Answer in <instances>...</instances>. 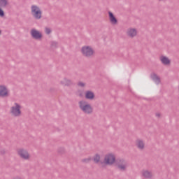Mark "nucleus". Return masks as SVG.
<instances>
[{
	"mask_svg": "<svg viewBox=\"0 0 179 179\" xmlns=\"http://www.w3.org/2000/svg\"><path fill=\"white\" fill-rule=\"evenodd\" d=\"M78 107L84 114H87L88 115L93 114V107L85 100H81L78 102Z\"/></svg>",
	"mask_w": 179,
	"mask_h": 179,
	"instance_id": "nucleus-1",
	"label": "nucleus"
},
{
	"mask_svg": "<svg viewBox=\"0 0 179 179\" xmlns=\"http://www.w3.org/2000/svg\"><path fill=\"white\" fill-rule=\"evenodd\" d=\"M115 162H117L115 155L113 153H109L105 155L103 161L100 162V166H102V167H104V166H113Z\"/></svg>",
	"mask_w": 179,
	"mask_h": 179,
	"instance_id": "nucleus-2",
	"label": "nucleus"
},
{
	"mask_svg": "<svg viewBox=\"0 0 179 179\" xmlns=\"http://www.w3.org/2000/svg\"><path fill=\"white\" fill-rule=\"evenodd\" d=\"M31 15L36 20H40L43 17V11L37 5L31 6Z\"/></svg>",
	"mask_w": 179,
	"mask_h": 179,
	"instance_id": "nucleus-3",
	"label": "nucleus"
},
{
	"mask_svg": "<svg viewBox=\"0 0 179 179\" xmlns=\"http://www.w3.org/2000/svg\"><path fill=\"white\" fill-rule=\"evenodd\" d=\"M115 166L120 171H127L129 164L128 162L124 159H117L115 162Z\"/></svg>",
	"mask_w": 179,
	"mask_h": 179,
	"instance_id": "nucleus-4",
	"label": "nucleus"
},
{
	"mask_svg": "<svg viewBox=\"0 0 179 179\" xmlns=\"http://www.w3.org/2000/svg\"><path fill=\"white\" fill-rule=\"evenodd\" d=\"M10 113L13 117H20L22 115V106L18 103H15L10 109Z\"/></svg>",
	"mask_w": 179,
	"mask_h": 179,
	"instance_id": "nucleus-5",
	"label": "nucleus"
},
{
	"mask_svg": "<svg viewBox=\"0 0 179 179\" xmlns=\"http://www.w3.org/2000/svg\"><path fill=\"white\" fill-rule=\"evenodd\" d=\"M81 53L85 58H92L94 55V50L91 46H83L81 48Z\"/></svg>",
	"mask_w": 179,
	"mask_h": 179,
	"instance_id": "nucleus-6",
	"label": "nucleus"
},
{
	"mask_svg": "<svg viewBox=\"0 0 179 179\" xmlns=\"http://www.w3.org/2000/svg\"><path fill=\"white\" fill-rule=\"evenodd\" d=\"M141 177L145 179H153L155 178V173L152 171L144 169L141 171Z\"/></svg>",
	"mask_w": 179,
	"mask_h": 179,
	"instance_id": "nucleus-7",
	"label": "nucleus"
},
{
	"mask_svg": "<svg viewBox=\"0 0 179 179\" xmlns=\"http://www.w3.org/2000/svg\"><path fill=\"white\" fill-rule=\"evenodd\" d=\"M18 155L21 159L24 160H29L30 159V155L25 149L21 148L17 150Z\"/></svg>",
	"mask_w": 179,
	"mask_h": 179,
	"instance_id": "nucleus-8",
	"label": "nucleus"
},
{
	"mask_svg": "<svg viewBox=\"0 0 179 179\" xmlns=\"http://www.w3.org/2000/svg\"><path fill=\"white\" fill-rule=\"evenodd\" d=\"M30 34L32 38H34L35 40H41V38H43V34L36 29H32L30 31Z\"/></svg>",
	"mask_w": 179,
	"mask_h": 179,
	"instance_id": "nucleus-9",
	"label": "nucleus"
},
{
	"mask_svg": "<svg viewBox=\"0 0 179 179\" xmlns=\"http://www.w3.org/2000/svg\"><path fill=\"white\" fill-rule=\"evenodd\" d=\"M10 94L9 93V90L5 85H0V97L5 98L9 97Z\"/></svg>",
	"mask_w": 179,
	"mask_h": 179,
	"instance_id": "nucleus-10",
	"label": "nucleus"
},
{
	"mask_svg": "<svg viewBox=\"0 0 179 179\" xmlns=\"http://www.w3.org/2000/svg\"><path fill=\"white\" fill-rule=\"evenodd\" d=\"M60 85H62V86H73L74 83L73 81H72V80L68 78H63V80H62L60 81Z\"/></svg>",
	"mask_w": 179,
	"mask_h": 179,
	"instance_id": "nucleus-11",
	"label": "nucleus"
},
{
	"mask_svg": "<svg viewBox=\"0 0 179 179\" xmlns=\"http://www.w3.org/2000/svg\"><path fill=\"white\" fill-rule=\"evenodd\" d=\"M136 34H138V31L134 28H129L127 31V35L130 38H134V37H136Z\"/></svg>",
	"mask_w": 179,
	"mask_h": 179,
	"instance_id": "nucleus-12",
	"label": "nucleus"
},
{
	"mask_svg": "<svg viewBox=\"0 0 179 179\" xmlns=\"http://www.w3.org/2000/svg\"><path fill=\"white\" fill-rule=\"evenodd\" d=\"M159 61H161L162 64L165 66H169L171 64V60L169 59V57L162 55L159 57Z\"/></svg>",
	"mask_w": 179,
	"mask_h": 179,
	"instance_id": "nucleus-13",
	"label": "nucleus"
},
{
	"mask_svg": "<svg viewBox=\"0 0 179 179\" xmlns=\"http://www.w3.org/2000/svg\"><path fill=\"white\" fill-rule=\"evenodd\" d=\"M136 146L139 150H143L145 149V141L142 139H137L136 141Z\"/></svg>",
	"mask_w": 179,
	"mask_h": 179,
	"instance_id": "nucleus-14",
	"label": "nucleus"
},
{
	"mask_svg": "<svg viewBox=\"0 0 179 179\" xmlns=\"http://www.w3.org/2000/svg\"><path fill=\"white\" fill-rule=\"evenodd\" d=\"M108 15L110 23H112V24H117V18H115V17L114 16V14H113L111 11H109Z\"/></svg>",
	"mask_w": 179,
	"mask_h": 179,
	"instance_id": "nucleus-15",
	"label": "nucleus"
},
{
	"mask_svg": "<svg viewBox=\"0 0 179 179\" xmlns=\"http://www.w3.org/2000/svg\"><path fill=\"white\" fill-rule=\"evenodd\" d=\"M85 99L87 100H93L94 99V93L92 91H87L85 92Z\"/></svg>",
	"mask_w": 179,
	"mask_h": 179,
	"instance_id": "nucleus-16",
	"label": "nucleus"
},
{
	"mask_svg": "<svg viewBox=\"0 0 179 179\" xmlns=\"http://www.w3.org/2000/svg\"><path fill=\"white\" fill-rule=\"evenodd\" d=\"M151 78L157 85H159V83H160V77L156 75V73H153L151 76Z\"/></svg>",
	"mask_w": 179,
	"mask_h": 179,
	"instance_id": "nucleus-17",
	"label": "nucleus"
},
{
	"mask_svg": "<svg viewBox=\"0 0 179 179\" xmlns=\"http://www.w3.org/2000/svg\"><path fill=\"white\" fill-rule=\"evenodd\" d=\"M92 159L94 162V163H96V164H99V165H100V162H103V161H100V155H99V154H96L93 157Z\"/></svg>",
	"mask_w": 179,
	"mask_h": 179,
	"instance_id": "nucleus-18",
	"label": "nucleus"
},
{
	"mask_svg": "<svg viewBox=\"0 0 179 179\" xmlns=\"http://www.w3.org/2000/svg\"><path fill=\"white\" fill-rule=\"evenodd\" d=\"M9 5L8 0H0V8H6Z\"/></svg>",
	"mask_w": 179,
	"mask_h": 179,
	"instance_id": "nucleus-19",
	"label": "nucleus"
},
{
	"mask_svg": "<svg viewBox=\"0 0 179 179\" xmlns=\"http://www.w3.org/2000/svg\"><path fill=\"white\" fill-rule=\"evenodd\" d=\"M91 161H92V157H88V158L82 159L83 163H89Z\"/></svg>",
	"mask_w": 179,
	"mask_h": 179,
	"instance_id": "nucleus-20",
	"label": "nucleus"
},
{
	"mask_svg": "<svg viewBox=\"0 0 179 179\" xmlns=\"http://www.w3.org/2000/svg\"><path fill=\"white\" fill-rule=\"evenodd\" d=\"M0 16L1 17H3V16H5V13L3 12V10H2V7H0Z\"/></svg>",
	"mask_w": 179,
	"mask_h": 179,
	"instance_id": "nucleus-21",
	"label": "nucleus"
},
{
	"mask_svg": "<svg viewBox=\"0 0 179 179\" xmlns=\"http://www.w3.org/2000/svg\"><path fill=\"white\" fill-rule=\"evenodd\" d=\"M45 31L46 34H51V29L46 27L45 29Z\"/></svg>",
	"mask_w": 179,
	"mask_h": 179,
	"instance_id": "nucleus-22",
	"label": "nucleus"
},
{
	"mask_svg": "<svg viewBox=\"0 0 179 179\" xmlns=\"http://www.w3.org/2000/svg\"><path fill=\"white\" fill-rule=\"evenodd\" d=\"M78 86H80V87H85V84L84 83H82V82H78Z\"/></svg>",
	"mask_w": 179,
	"mask_h": 179,
	"instance_id": "nucleus-23",
	"label": "nucleus"
},
{
	"mask_svg": "<svg viewBox=\"0 0 179 179\" xmlns=\"http://www.w3.org/2000/svg\"><path fill=\"white\" fill-rule=\"evenodd\" d=\"M51 45H52V47H57L58 46V43H57V42H52Z\"/></svg>",
	"mask_w": 179,
	"mask_h": 179,
	"instance_id": "nucleus-24",
	"label": "nucleus"
},
{
	"mask_svg": "<svg viewBox=\"0 0 179 179\" xmlns=\"http://www.w3.org/2000/svg\"><path fill=\"white\" fill-rule=\"evenodd\" d=\"M155 115H156V117H157V118H160V117H161L160 113H156Z\"/></svg>",
	"mask_w": 179,
	"mask_h": 179,
	"instance_id": "nucleus-25",
	"label": "nucleus"
},
{
	"mask_svg": "<svg viewBox=\"0 0 179 179\" xmlns=\"http://www.w3.org/2000/svg\"><path fill=\"white\" fill-rule=\"evenodd\" d=\"M13 179H22V178H19V177H16V178H13Z\"/></svg>",
	"mask_w": 179,
	"mask_h": 179,
	"instance_id": "nucleus-26",
	"label": "nucleus"
},
{
	"mask_svg": "<svg viewBox=\"0 0 179 179\" xmlns=\"http://www.w3.org/2000/svg\"><path fill=\"white\" fill-rule=\"evenodd\" d=\"M80 97H82V94H80Z\"/></svg>",
	"mask_w": 179,
	"mask_h": 179,
	"instance_id": "nucleus-27",
	"label": "nucleus"
},
{
	"mask_svg": "<svg viewBox=\"0 0 179 179\" xmlns=\"http://www.w3.org/2000/svg\"><path fill=\"white\" fill-rule=\"evenodd\" d=\"M158 1H163V0H158Z\"/></svg>",
	"mask_w": 179,
	"mask_h": 179,
	"instance_id": "nucleus-28",
	"label": "nucleus"
},
{
	"mask_svg": "<svg viewBox=\"0 0 179 179\" xmlns=\"http://www.w3.org/2000/svg\"><path fill=\"white\" fill-rule=\"evenodd\" d=\"M0 34H1V31H0Z\"/></svg>",
	"mask_w": 179,
	"mask_h": 179,
	"instance_id": "nucleus-29",
	"label": "nucleus"
}]
</instances>
